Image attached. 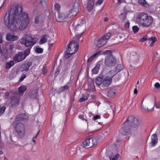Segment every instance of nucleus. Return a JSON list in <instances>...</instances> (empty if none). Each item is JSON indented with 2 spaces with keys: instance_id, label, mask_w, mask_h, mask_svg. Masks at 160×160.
I'll list each match as a JSON object with an SVG mask.
<instances>
[{
  "instance_id": "1",
  "label": "nucleus",
  "mask_w": 160,
  "mask_h": 160,
  "mask_svg": "<svg viewBox=\"0 0 160 160\" xmlns=\"http://www.w3.org/2000/svg\"><path fill=\"white\" fill-rule=\"evenodd\" d=\"M22 10L21 4H15L12 7L10 13L5 16V24L11 31L24 30L30 21L28 14L26 12H22Z\"/></svg>"
},
{
  "instance_id": "2",
  "label": "nucleus",
  "mask_w": 160,
  "mask_h": 160,
  "mask_svg": "<svg viewBox=\"0 0 160 160\" xmlns=\"http://www.w3.org/2000/svg\"><path fill=\"white\" fill-rule=\"evenodd\" d=\"M139 125V121L136 118L129 116L122 125L119 130L120 133L124 135L130 134L131 132L130 127L137 129Z\"/></svg>"
},
{
  "instance_id": "3",
  "label": "nucleus",
  "mask_w": 160,
  "mask_h": 160,
  "mask_svg": "<svg viewBox=\"0 0 160 160\" xmlns=\"http://www.w3.org/2000/svg\"><path fill=\"white\" fill-rule=\"evenodd\" d=\"M137 24L143 28H148L152 24L153 18L145 12L139 13L136 19Z\"/></svg>"
},
{
  "instance_id": "4",
  "label": "nucleus",
  "mask_w": 160,
  "mask_h": 160,
  "mask_svg": "<svg viewBox=\"0 0 160 160\" xmlns=\"http://www.w3.org/2000/svg\"><path fill=\"white\" fill-rule=\"evenodd\" d=\"M37 41V38H33L30 35L26 34L21 41V43L27 47L31 48L35 45Z\"/></svg>"
},
{
  "instance_id": "5",
  "label": "nucleus",
  "mask_w": 160,
  "mask_h": 160,
  "mask_svg": "<svg viewBox=\"0 0 160 160\" xmlns=\"http://www.w3.org/2000/svg\"><path fill=\"white\" fill-rule=\"evenodd\" d=\"M78 45L77 41L75 40L71 41L68 45V52H69L71 54L75 53L78 50Z\"/></svg>"
},
{
  "instance_id": "6",
  "label": "nucleus",
  "mask_w": 160,
  "mask_h": 160,
  "mask_svg": "<svg viewBox=\"0 0 160 160\" xmlns=\"http://www.w3.org/2000/svg\"><path fill=\"white\" fill-rule=\"evenodd\" d=\"M15 130L19 138H22L24 136L25 134V129L23 124L21 123H17L15 127Z\"/></svg>"
},
{
  "instance_id": "7",
  "label": "nucleus",
  "mask_w": 160,
  "mask_h": 160,
  "mask_svg": "<svg viewBox=\"0 0 160 160\" xmlns=\"http://www.w3.org/2000/svg\"><path fill=\"white\" fill-rule=\"evenodd\" d=\"M117 59L115 57L112 56H109L106 57L104 61L106 66L111 67L114 66L116 63Z\"/></svg>"
},
{
  "instance_id": "8",
  "label": "nucleus",
  "mask_w": 160,
  "mask_h": 160,
  "mask_svg": "<svg viewBox=\"0 0 160 160\" xmlns=\"http://www.w3.org/2000/svg\"><path fill=\"white\" fill-rule=\"evenodd\" d=\"M96 143V140L95 138H90L84 141L81 144V146L85 148H89Z\"/></svg>"
},
{
  "instance_id": "9",
  "label": "nucleus",
  "mask_w": 160,
  "mask_h": 160,
  "mask_svg": "<svg viewBox=\"0 0 160 160\" xmlns=\"http://www.w3.org/2000/svg\"><path fill=\"white\" fill-rule=\"evenodd\" d=\"M25 58V57H23L22 53L19 52L13 57V60L16 63L23 61Z\"/></svg>"
},
{
  "instance_id": "10",
  "label": "nucleus",
  "mask_w": 160,
  "mask_h": 160,
  "mask_svg": "<svg viewBox=\"0 0 160 160\" xmlns=\"http://www.w3.org/2000/svg\"><path fill=\"white\" fill-rule=\"evenodd\" d=\"M78 10V8H76L75 5H74L72 8L70 12L67 14V18H71L76 15L77 14Z\"/></svg>"
},
{
  "instance_id": "11",
  "label": "nucleus",
  "mask_w": 160,
  "mask_h": 160,
  "mask_svg": "<svg viewBox=\"0 0 160 160\" xmlns=\"http://www.w3.org/2000/svg\"><path fill=\"white\" fill-rule=\"evenodd\" d=\"M79 22H80V23L78 24L74 28L75 31H81V32L82 31H84V30L85 28L84 25V21L81 20L79 21Z\"/></svg>"
},
{
  "instance_id": "12",
  "label": "nucleus",
  "mask_w": 160,
  "mask_h": 160,
  "mask_svg": "<svg viewBox=\"0 0 160 160\" xmlns=\"http://www.w3.org/2000/svg\"><path fill=\"white\" fill-rule=\"evenodd\" d=\"M112 78L111 77H106L103 79L102 85L104 87H108L112 82Z\"/></svg>"
},
{
  "instance_id": "13",
  "label": "nucleus",
  "mask_w": 160,
  "mask_h": 160,
  "mask_svg": "<svg viewBox=\"0 0 160 160\" xmlns=\"http://www.w3.org/2000/svg\"><path fill=\"white\" fill-rule=\"evenodd\" d=\"M151 141L150 143L152 147H154L158 143V138L156 134H152L151 137Z\"/></svg>"
},
{
  "instance_id": "14",
  "label": "nucleus",
  "mask_w": 160,
  "mask_h": 160,
  "mask_svg": "<svg viewBox=\"0 0 160 160\" xmlns=\"http://www.w3.org/2000/svg\"><path fill=\"white\" fill-rule=\"evenodd\" d=\"M44 19V18L42 15H38L35 17L34 23L36 24H41L43 22Z\"/></svg>"
},
{
  "instance_id": "15",
  "label": "nucleus",
  "mask_w": 160,
  "mask_h": 160,
  "mask_svg": "<svg viewBox=\"0 0 160 160\" xmlns=\"http://www.w3.org/2000/svg\"><path fill=\"white\" fill-rule=\"evenodd\" d=\"M28 119V116L24 113H21L17 115L16 118L15 120L16 121H20L27 120Z\"/></svg>"
},
{
  "instance_id": "16",
  "label": "nucleus",
  "mask_w": 160,
  "mask_h": 160,
  "mask_svg": "<svg viewBox=\"0 0 160 160\" xmlns=\"http://www.w3.org/2000/svg\"><path fill=\"white\" fill-rule=\"evenodd\" d=\"M57 21L59 22H63L64 20L68 18L67 15L63 13H60L58 12V16L56 17Z\"/></svg>"
},
{
  "instance_id": "17",
  "label": "nucleus",
  "mask_w": 160,
  "mask_h": 160,
  "mask_svg": "<svg viewBox=\"0 0 160 160\" xmlns=\"http://www.w3.org/2000/svg\"><path fill=\"white\" fill-rule=\"evenodd\" d=\"M6 38L8 41H14L18 39L19 37L17 36L12 35L8 33L6 35Z\"/></svg>"
},
{
  "instance_id": "18",
  "label": "nucleus",
  "mask_w": 160,
  "mask_h": 160,
  "mask_svg": "<svg viewBox=\"0 0 160 160\" xmlns=\"http://www.w3.org/2000/svg\"><path fill=\"white\" fill-rule=\"evenodd\" d=\"M106 42V41L104 39V38L102 37L98 40L96 46L98 47H100L105 44Z\"/></svg>"
},
{
  "instance_id": "19",
  "label": "nucleus",
  "mask_w": 160,
  "mask_h": 160,
  "mask_svg": "<svg viewBox=\"0 0 160 160\" xmlns=\"http://www.w3.org/2000/svg\"><path fill=\"white\" fill-rule=\"evenodd\" d=\"M117 92L118 91L116 89H111L108 91L107 96L111 98L114 97L115 96Z\"/></svg>"
},
{
  "instance_id": "20",
  "label": "nucleus",
  "mask_w": 160,
  "mask_h": 160,
  "mask_svg": "<svg viewBox=\"0 0 160 160\" xmlns=\"http://www.w3.org/2000/svg\"><path fill=\"white\" fill-rule=\"evenodd\" d=\"M94 0H89L87 5V8L88 10L90 12L93 8L94 5Z\"/></svg>"
},
{
  "instance_id": "21",
  "label": "nucleus",
  "mask_w": 160,
  "mask_h": 160,
  "mask_svg": "<svg viewBox=\"0 0 160 160\" xmlns=\"http://www.w3.org/2000/svg\"><path fill=\"white\" fill-rule=\"evenodd\" d=\"M32 63L31 62H28L24 64L22 66V70L23 71H28L29 68L32 65Z\"/></svg>"
},
{
  "instance_id": "22",
  "label": "nucleus",
  "mask_w": 160,
  "mask_h": 160,
  "mask_svg": "<svg viewBox=\"0 0 160 160\" xmlns=\"http://www.w3.org/2000/svg\"><path fill=\"white\" fill-rule=\"evenodd\" d=\"M100 65L98 63L97 64L95 67L92 70V72L93 74H98L100 69Z\"/></svg>"
},
{
  "instance_id": "23",
  "label": "nucleus",
  "mask_w": 160,
  "mask_h": 160,
  "mask_svg": "<svg viewBox=\"0 0 160 160\" xmlns=\"http://www.w3.org/2000/svg\"><path fill=\"white\" fill-rule=\"evenodd\" d=\"M27 88L26 86L22 85L18 88V91L19 94L22 95L24 92L27 90Z\"/></svg>"
},
{
  "instance_id": "24",
  "label": "nucleus",
  "mask_w": 160,
  "mask_h": 160,
  "mask_svg": "<svg viewBox=\"0 0 160 160\" xmlns=\"http://www.w3.org/2000/svg\"><path fill=\"white\" fill-rule=\"evenodd\" d=\"M103 77L102 76L101 77H98L95 80V83L98 86H100L102 84L103 79Z\"/></svg>"
},
{
  "instance_id": "25",
  "label": "nucleus",
  "mask_w": 160,
  "mask_h": 160,
  "mask_svg": "<svg viewBox=\"0 0 160 160\" xmlns=\"http://www.w3.org/2000/svg\"><path fill=\"white\" fill-rule=\"evenodd\" d=\"M47 35L46 34H44L41 37L39 41V43L40 44H43L47 41Z\"/></svg>"
},
{
  "instance_id": "26",
  "label": "nucleus",
  "mask_w": 160,
  "mask_h": 160,
  "mask_svg": "<svg viewBox=\"0 0 160 160\" xmlns=\"http://www.w3.org/2000/svg\"><path fill=\"white\" fill-rule=\"evenodd\" d=\"M127 14V12L125 11L121 13L119 16V19L122 21H123L126 19Z\"/></svg>"
},
{
  "instance_id": "27",
  "label": "nucleus",
  "mask_w": 160,
  "mask_h": 160,
  "mask_svg": "<svg viewBox=\"0 0 160 160\" xmlns=\"http://www.w3.org/2000/svg\"><path fill=\"white\" fill-rule=\"evenodd\" d=\"M117 73V72L114 70H112L107 73L108 76V77H111L112 78Z\"/></svg>"
},
{
  "instance_id": "28",
  "label": "nucleus",
  "mask_w": 160,
  "mask_h": 160,
  "mask_svg": "<svg viewBox=\"0 0 160 160\" xmlns=\"http://www.w3.org/2000/svg\"><path fill=\"white\" fill-rule=\"evenodd\" d=\"M14 61L13 60L9 62H7L6 63L5 68L7 69L10 68L11 67L14 65Z\"/></svg>"
},
{
  "instance_id": "29",
  "label": "nucleus",
  "mask_w": 160,
  "mask_h": 160,
  "mask_svg": "<svg viewBox=\"0 0 160 160\" xmlns=\"http://www.w3.org/2000/svg\"><path fill=\"white\" fill-rule=\"evenodd\" d=\"M119 157V154L117 153L115 156L112 154L109 157L110 160H117Z\"/></svg>"
},
{
  "instance_id": "30",
  "label": "nucleus",
  "mask_w": 160,
  "mask_h": 160,
  "mask_svg": "<svg viewBox=\"0 0 160 160\" xmlns=\"http://www.w3.org/2000/svg\"><path fill=\"white\" fill-rule=\"evenodd\" d=\"M89 97V95H83L82 97L79 98V102H83L87 100Z\"/></svg>"
},
{
  "instance_id": "31",
  "label": "nucleus",
  "mask_w": 160,
  "mask_h": 160,
  "mask_svg": "<svg viewBox=\"0 0 160 160\" xmlns=\"http://www.w3.org/2000/svg\"><path fill=\"white\" fill-rule=\"evenodd\" d=\"M69 87L67 85H66L63 87H61L58 89V92L59 93L63 92L65 90H67L68 89Z\"/></svg>"
},
{
  "instance_id": "32",
  "label": "nucleus",
  "mask_w": 160,
  "mask_h": 160,
  "mask_svg": "<svg viewBox=\"0 0 160 160\" xmlns=\"http://www.w3.org/2000/svg\"><path fill=\"white\" fill-rule=\"evenodd\" d=\"M111 36V33L110 32L107 33L102 37L104 38V39L107 42L108 40L109 39Z\"/></svg>"
},
{
  "instance_id": "33",
  "label": "nucleus",
  "mask_w": 160,
  "mask_h": 160,
  "mask_svg": "<svg viewBox=\"0 0 160 160\" xmlns=\"http://www.w3.org/2000/svg\"><path fill=\"white\" fill-rule=\"evenodd\" d=\"M100 52H97L94 54H93L91 57H90L88 60V61L89 62V61L91 62L93 59V58L96 57H97L99 54Z\"/></svg>"
},
{
  "instance_id": "34",
  "label": "nucleus",
  "mask_w": 160,
  "mask_h": 160,
  "mask_svg": "<svg viewBox=\"0 0 160 160\" xmlns=\"http://www.w3.org/2000/svg\"><path fill=\"white\" fill-rule=\"evenodd\" d=\"M154 106H155L157 108H160V102H156L155 101L154 106L152 108L150 109L149 110L153 111Z\"/></svg>"
},
{
  "instance_id": "35",
  "label": "nucleus",
  "mask_w": 160,
  "mask_h": 160,
  "mask_svg": "<svg viewBox=\"0 0 160 160\" xmlns=\"http://www.w3.org/2000/svg\"><path fill=\"white\" fill-rule=\"evenodd\" d=\"M123 69V67L121 64H118L116 68V70L117 71V72L121 71Z\"/></svg>"
},
{
  "instance_id": "36",
  "label": "nucleus",
  "mask_w": 160,
  "mask_h": 160,
  "mask_svg": "<svg viewBox=\"0 0 160 160\" xmlns=\"http://www.w3.org/2000/svg\"><path fill=\"white\" fill-rule=\"evenodd\" d=\"M30 51V49L29 48L26 50L23 55V57H25V58L29 54Z\"/></svg>"
},
{
  "instance_id": "37",
  "label": "nucleus",
  "mask_w": 160,
  "mask_h": 160,
  "mask_svg": "<svg viewBox=\"0 0 160 160\" xmlns=\"http://www.w3.org/2000/svg\"><path fill=\"white\" fill-rule=\"evenodd\" d=\"M35 52L38 53H42L43 52V49L42 48L37 47L35 50Z\"/></svg>"
},
{
  "instance_id": "38",
  "label": "nucleus",
  "mask_w": 160,
  "mask_h": 160,
  "mask_svg": "<svg viewBox=\"0 0 160 160\" xmlns=\"http://www.w3.org/2000/svg\"><path fill=\"white\" fill-rule=\"evenodd\" d=\"M68 50H67L65 52V57L66 58H68L71 57L72 55L73 54H71V53L69 52H68Z\"/></svg>"
},
{
  "instance_id": "39",
  "label": "nucleus",
  "mask_w": 160,
  "mask_h": 160,
  "mask_svg": "<svg viewBox=\"0 0 160 160\" xmlns=\"http://www.w3.org/2000/svg\"><path fill=\"white\" fill-rule=\"evenodd\" d=\"M132 30L134 33H137L139 30V28L137 26H134L132 27Z\"/></svg>"
},
{
  "instance_id": "40",
  "label": "nucleus",
  "mask_w": 160,
  "mask_h": 160,
  "mask_svg": "<svg viewBox=\"0 0 160 160\" xmlns=\"http://www.w3.org/2000/svg\"><path fill=\"white\" fill-rule=\"evenodd\" d=\"M138 2L142 6H144L147 4L145 0H138Z\"/></svg>"
},
{
  "instance_id": "41",
  "label": "nucleus",
  "mask_w": 160,
  "mask_h": 160,
  "mask_svg": "<svg viewBox=\"0 0 160 160\" xmlns=\"http://www.w3.org/2000/svg\"><path fill=\"white\" fill-rule=\"evenodd\" d=\"M47 69L46 67L45 66H43L42 68V71L43 75H45L47 73Z\"/></svg>"
},
{
  "instance_id": "42",
  "label": "nucleus",
  "mask_w": 160,
  "mask_h": 160,
  "mask_svg": "<svg viewBox=\"0 0 160 160\" xmlns=\"http://www.w3.org/2000/svg\"><path fill=\"white\" fill-rule=\"evenodd\" d=\"M143 101V100L142 103L141 104V108L143 111L146 112H148L149 110L148 108H145L144 107L142 104Z\"/></svg>"
},
{
  "instance_id": "43",
  "label": "nucleus",
  "mask_w": 160,
  "mask_h": 160,
  "mask_svg": "<svg viewBox=\"0 0 160 160\" xmlns=\"http://www.w3.org/2000/svg\"><path fill=\"white\" fill-rule=\"evenodd\" d=\"M148 40L149 41H152L153 42H154L157 40V38L155 37H152L149 38Z\"/></svg>"
},
{
  "instance_id": "44",
  "label": "nucleus",
  "mask_w": 160,
  "mask_h": 160,
  "mask_svg": "<svg viewBox=\"0 0 160 160\" xmlns=\"http://www.w3.org/2000/svg\"><path fill=\"white\" fill-rule=\"evenodd\" d=\"M6 109V107H2L0 108V116L4 112Z\"/></svg>"
},
{
  "instance_id": "45",
  "label": "nucleus",
  "mask_w": 160,
  "mask_h": 160,
  "mask_svg": "<svg viewBox=\"0 0 160 160\" xmlns=\"http://www.w3.org/2000/svg\"><path fill=\"white\" fill-rule=\"evenodd\" d=\"M84 31H82V32H80V34L79 35H75V37L74 38H76V40H79L81 35L84 33Z\"/></svg>"
},
{
  "instance_id": "46",
  "label": "nucleus",
  "mask_w": 160,
  "mask_h": 160,
  "mask_svg": "<svg viewBox=\"0 0 160 160\" xmlns=\"http://www.w3.org/2000/svg\"><path fill=\"white\" fill-rule=\"evenodd\" d=\"M26 77V75L24 74H22L19 79V81H22Z\"/></svg>"
},
{
  "instance_id": "47",
  "label": "nucleus",
  "mask_w": 160,
  "mask_h": 160,
  "mask_svg": "<svg viewBox=\"0 0 160 160\" xmlns=\"http://www.w3.org/2000/svg\"><path fill=\"white\" fill-rule=\"evenodd\" d=\"M54 7L55 9H56L58 11L60 10L61 7L59 4L58 3H56L55 5H54Z\"/></svg>"
},
{
  "instance_id": "48",
  "label": "nucleus",
  "mask_w": 160,
  "mask_h": 160,
  "mask_svg": "<svg viewBox=\"0 0 160 160\" xmlns=\"http://www.w3.org/2000/svg\"><path fill=\"white\" fill-rule=\"evenodd\" d=\"M84 116L83 115H80L78 116V118L81 119L83 121L85 120L86 122H87V120L84 118Z\"/></svg>"
},
{
  "instance_id": "49",
  "label": "nucleus",
  "mask_w": 160,
  "mask_h": 160,
  "mask_svg": "<svg viewBox=\"0 0 160 160\" xmlns=\"http://www.w3.org/2000/svg\"><path fill=\"white\" fill-rule=\"evenodd\" d=\"M154 88L156 89L160 88V84L158 82L154 84Z\"/></svg>"
},
{
  "instance_id": "50",
  "label": "nucleus",
  "mask_w": 160,
  "mask_h": 160,
  "mask_svg": "<svg viewBox=\"0 0 160 160\" xmlns=\"http://www.w3.org/2000/svg\"><path fill=\"white\" fill-rule=\"evenodd\" d=\"M101 118V116H100V115H97L94 116L93 117L92 119L94 121H95V120H96L97 119H100Z\"/></svg>"
},
{
  "instance_id": "51",
  "label": "nucleus",
  "mask_w": 160,
  "mask_h": 160,
  "mask_svg": "<svg viewBox=\"0 0 160 160\" xmlns=\"http://www.w3.org/2000/svg\"><path fill=\"white\" fill-rule=\"evenodd\" d=\"M103 0H98L96 3V5H100L103 2Z\"/></svg>"
},
{
  "instance_id": "52",
  "label": "nucleus",
  "mask_w": 160,
  "mask_h": 160,
  "mask_svg": "<svg viewBox=\"0 0 160 160\" xmlns=\"http://www.w3.org/2000/svg\"><path fill=\"white\" fill-rule=\"evenodd\" d=\"M147 39V38L146 37H143L139 39V41L143 42L146 41Z\"/></svg>"
},
{
  "instance_id": "53",
  "label": "nucleus",
  "mask_w": 160,
  "mask_h": 160,
  "mask_svg": "<svg viewBox=\"0 0 160 160\" xmlns=\"http://www.w3.org/2000/svg\"><path fill=\"white\" fill-rule=\"evenodd\" d=\"M130 26V23L129 22H127L124 25V27L126 29H128L129 28Z\"/></svg>"
},
{
  "instance_id": "54",
  "label": "nucleus",
  "mask_w": 160,
  "mask_h": 160,
  "mask_svg": "<svg viewBox=\"0 0 160 160\" xmlns=\"http://www.w3.org/2000/svg\"><path fill=\"white\" fill-rule=\"evenodd\" d=\"M14 45L13 44H10L9 46V49L12 50L14 48Z\"/></svg>"
},
{
  "instance_id": "55",
  "label": "nucleus",
  "mask_w": 160,
  "mask_h": 160,
  "mask_svg": "<svg viewBox=\"0 0 160 160\" xmlns=\"http://www.w3.org/2000/svg\"><path fill=\"white\" fill-rule=\"evenodd\" d=\"M13 100H16V102H16L17 103H18L19 102V99L17 97H14L13 98V100H12V102Z\"/></svg>"
},
{
  "instance_id": "56",
  "label": "nucleus",
  "mask_w": 160,
  "mask_h": 160,
  "mask_svg": "<svg viewBox=\"0 0 160 160\" xmlns=\"http://www.w3.org/2000/svg\"><path fill=\"white\" fill-rule=\"evenodd\" d=\"M90 97L92 98L93 99H95L96 98V96L93 94H90Z\"/></svg>"
},
{
  "instance_id": "57",
  "label": "nucleus",
  "mask_w": 160,
  "mask_h": 160,
  "mask_svg": "<svg viewBox=\"0 0 160 160\" xmlns=\"http://www.w3.org/2000/svg\"><path fill=\"white\" fill-rule=\"evenodd\" d=\"M5 95L6 97H8L9 95V93L8 92H7L5 93Z\"/></svg>"
},
{
  "instance_id": "58",
  "label": "nucleus",
  "mask_w": 160,
  "mask_h": 160,
  "mask_svg": "<svg viewBox=\"0 0 160 160\" xmlns=\"http://www.w3.org/2000/svg\"><path fill=\"white\" fill-rule=\"evenodd\" d=\"M134 93L135 94H137L138 93L137 90L136 88H135L134 90Z\"/></svg>"
},
{
  "instance_id": "59",
  "label": "nucleus",
  "mask_w": 160,
  "mask_h": 160,
  "mask_svg": "<svg viewBox=\"0 0 160 160\" xmlns=\"http://www.w3.org/2000/svg\"><path fill=\"white\" fill-rule=\"evenodd\" d=\"M108 20V18L107 17H105L104 19V21L105 22H107Z\"/></svg>"
},
{
  "instance_id": "60",
  "label": "nucleus",
  "mask_w": 160,
  "mask_h": 160,
  "mask_svg": "<svg viewBox=\"0 0 160 160\" xmlns=\"http://www.w3.org/2000/svg\"><path fill=\"white\" fill-rule=\"evenodd\" d=\"M58 73H59V71H58V70H57L55 72V75L56 76H57L58 75Z\"/></svg>"
},
{
  "instance_id": "61",
  "label": "nucleus",
  "mask_w": 160,
  "mask_h": 160,
  "mask_svg": "<svg viewBox=\"0 0 160 160\" xmlns=\"http://www.w3.org/2000/svg\"><path fill=\"white\" fill-rule=\"evenodd\" d=\"M125 0H118V2H119L121 3L123 2Z\"/></svg>"
},
{
  "instance_id": "62",
  "label": "nucleus",
  "mask_w": 160,
  "mask_h": 160,
  "mask_svg": "<svg viewBox=\"0 0 160 160\" xmlns=\"http://www.w3.org/2000/svg\"><path fill=\"white\" fill-rule=\"evenodd\" d=\"M39 131H38V133H37V135L34 137H33V138H36L37 137V136L38 135L39 133Z\"/></svg>"
},
{
  "instance_id": "63",
  "label": "nucleus",
  "mask_w": 160,
  "mask_h": 160,
  "mask_svg": "<svg viewBox=\"0 0 160 160\" xmlns=\"http://www.w3.org/2000/svg\"><path fill=\"white\" fill-rule=\"evenodd\" d=\"M2 50L1 48V46L0 45V54H2Z\"/></svg>"
},
{
  "instance_id": "64",
  "label": "nucleus",
  "mask_w": 160,
  "mask_h": 160,
  "mask_svg": "<svg viewBox=\"0 0 160 160\" xmlns=\"http://www.w3.org/2000/svg\"><path fill=\"white\" fill-rule=\"evenodd\" d=\"M48 44H49V47H51L52 45V43H51L49 42H48Z\"/></svg>"
}]
</instances>
